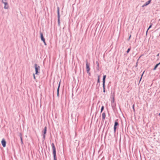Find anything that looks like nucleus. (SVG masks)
Masks as SVG:
<instances>
[{
  "mask_svg": "<svg viewBox=\"0 0 160 160\" xmlns=\"http://www.w3.org/2000/svg\"><path fill=\"white\" fill-rule=\"evenodd\" d=\"M131 37V35H130V36L129 37V38H130Z\"/></svg>",
  "mask_w": 160,
  "mask_h": 160,
  "instance_id": "25",
  "label": "nucleus"
},
{
  "mask_svg": "<svg viewBox=\"0 0 160 160\" xmlns=\"http://www.w3.org/2000/svg\"><path fill=\"white\" fill-rule=\"evenodd\" d=\"M151 2V0H150L146 2L143 6L142 7H144V6H146L149 4Z\"/></svg>",
  "mask_w": 160,
  "mask_h": 160,
  "instance_id": "9",
  "label": "nucleus"
},
{
  "mask_svg": "<svg viewBox=\"0 0 160 160\" xmlns=\"http://www.w3.org/2000/svg\"><path fill=\"white\" fill-rule=\"evenodd\" d=\"M104 106H102V108H101V112H102V111L103 110V109H104Z\"/></svg>",
  "mask_w": 160,
  "mask_h": 160,
  "instance_id": "19",
  "label": "nucleus"
},
{
  "mask_svg": "<svg viewBox=\"0 0 160 160\" xmlns=\"http://www.w3.org/2000/svg\"><path fill=\"white\" fill-rule=\"evenodd\" d=\"M103 92H105V84H103Z\"/></svg>",
  "mask_w": 160,
  "mask_h": 160,
  "instance_id": "15",
  "label": "nucleus"
},
{
  "mask_svg": "<svg viewBox=\"0 0 160 160\" xmlns=\"http://www.w3.org/2000/svg\"><path fill=\"white\" fill-rule=\"evenodd\" d=\"M160 64V62L158 63V64H157L155 67H154V68H153V70H155L156 69V68H157V67H158V66Z\"/></svg>",
  "mask_w": 160,
  "mask_h": 160,
  "instance_id": "12",
  "label": "nucleus"
},
{
  "mask_svg": "<svg viewBox=\"0 0 160 160\" xmlns=\"http://www.w3.org/2000/svg\"><path fill=\"white\" fill-rule=\"evenodd\" d=\"M47 129V128L46 127H45L44 128V131L42 132V133L43 135V138L44 139L45 138V135L46 133Z\"/></svg>",
  "mask_w": 160,
  "mask_h": 160,
  "instance_id": "8",
  "label": "nucleus"
},
{
  "mask_svg": "<svg viewBox=\"0 0 160 160\" xmlns=\"http://www.w3.org/2000/svg\"><path fill=\"white\" fill-rule=\"evenodd\" d=\"M98 82H100V77H99V76H98Z\"/></svg>",
  "mask_w": 160,
  "mask_h": 160,
  "instance_id": "21",
  "label": "nucleus"
},
{
  "mask_svg": "<svg viewBox=\"0 0 160 160\" xmlns=\"http://www.w3.org/2000/svg\"><path fill=\"white\" fill-rule=\"evenodd\" d=\"M33 77H34V78L35 79H36V78H35V74H33Z\"/></svg>",
  "mask_w": 160,
  "mask_h": 160,
  "instance_id": "24",
  "label": "nucleus"
},
{
  "mask_svg": "<svg viewBox=\"0 0 160 160\" xmlns=\"http://www.w3.org/2000/svg\"><path fill=\"white\" fill-rule=\"evenodd\" d=\"M106 114L105 113L103 112L102 114V118L103 119H104L105 118Z\"/></svg>",
  "mask_w": 160,
  "mask_h": 160,
  "instance_id": "13",
  "label": "nucleus"
},
{
  "mask_svg": "<svg viewBox=\"0 0 160 160\" xmlns=\"http://www.w3.org/2000/svg\"><path fill=\"white\" fill-rule=\"evenodd\" d=\"M36 74H37L38 72V70L39 69L40 67L39 66H37V64H35Z\"/></svg>",
  "mask_w": 160,
  "mask_h": 160,
  "instance_id": "6",
  "label": "nucleus"
},
{
  "mask_svg": "<svg viewBox=\"0 0 160 160\" xmlns=\"http://www.w3.org/2000/svg\"><path fill=\"white\" fill-rule=\"evenodd\" d=\"M152 23L149 26V28H148V29L146 32V33H147L148 30L152 27Z\"/></svg>",
  "mask_w": 160,
  "mask_h": 160,
  "instance_id": "17",
  "label": "nucleus"
},
{
  "mask_svg": "<svg viewBox=\"0 0 160 160\" xmlns=\"http://www.w3.org/2000/svg\"><path fill=\"white\" fill-rule=\"evenodd\" d=\"M40 36H41V40L44 43L45 45H46V42H45V39L44 38V37L43 36V34L41 32H40Z\"/></svg>",
  "mask_w": 160,
  "mask_h": 160,
  "instance_id": "5",
  "label": "nucleus"
},
{
  "mask_svg": "<svg viewBox=\"0 0 160 160\" xmlns=\"http://www.w3.org/2000/svg\"><path fill=\"white\" fill-rule=\"evenodd\" d=\"M60 16H58V24L59 25H60Z\"/></svg>",
  "mask_w": 160,
  "mask_h": 160,
  "instance_id": "14",
  "label": "nucleus"
},
{
  "mask_svg": "<svg viewBox=\"0 0 160 160\" xmlns=\"http://www.w3.org/2000/svg\"><path fill=\"white\" fill-rule=\"evenodd\" d=\"M52 149L53 150V155L54 160H57L56 154V150L55 146L53 143L52 144Z\"/></svg>",
  "mask_w": 160,
  "mask_h": 160,
  "instance_id": "1",
  "label": "nucleus"
},
{
  "mask_svg": "<svg viewBox=\"0 0 160 160\" xmlns=\"http://www.w3.org/2000/svg\"><path fill=\"white\" fill-rule=\"evenodd\" d=\"M118 125V120H115V124L114 127V131L115 132L117 129V127Z\"/></svg>",
  "mask_w": 160,
  "mask_h": 160,
  "instance_id": "3",
  "label": "nucleus"
},
{
  "mask_svg": "<svg viewBox=\"0 0 160 160\" xmlns=\"http://www.w3.org/2000/svg\"><path fill=\"white\" fill-rule=\"evenodd\" d=\"M130 49H131V48H129L128 49V50H127V53H128L130 51Z\"/></svg>",
  "mask_w": 160,
  "mask_h": 160,
  "instance_id": "20",
  "label": "nucleus"
},
{
  "mask_svg": "<svg viewBox=\"0 0 160 160\" xmlns=\"http://www.w3.org/2000/svg\"><path fill=\"white\" fill-rule=\"evenodd\" d=\"M2 2L4 3L5 5L4 8L5 9H8V8L9 6L7 2V0H2Z\"/></svg>",
  "mask_w": 160,
  "mask_h": 160,
  "instance_id": "2",
  "label": "nucleus"
},
{
  "mask_svg": "<svg viewBox=\"0 0 160 160\" xmlns=\"http://www.w3.org/2000/svg\"><path fill=\"white\" fill-rule=\"evenodd\" d=\"M132 108H133V111H135V109H134V105H133L132 106Z\"/></svg>",
  "mask_w": 160,
  "mask_h": 160,
  "instance_id": "22",
  "label": "nucleus"
},
{
  "mask_svg": "<svg viewBox=\"0 0 160 160\" xmlns=\"http://www.w3.org/2000/svg\"><path fill=\"white\" fill-rule=\"evenodd\" d=\"M144 72H145V71H144L143 72V73H142V75L141 77V79H140V80H141V78H142V75H143V73H144Z\"/></svg>",
  "mask_w": 160,
  "mask_h": 160,
  "instance_id": "23",
  "label": "nucleus"
},
{
  "mask_svg": "<svg viewBox=\"0 0 160 160\" xmlns=\"http://www.w3.org/2000/svg\"><path fill=\"white\" fill-rule=\"evenodd\" d=\"M58 16H60V15H59V8H58Z\"/></svg>",
  "mask_w": 160,
  "mask_h": 160,
  "instance_id": "16",
  "label": "nucleus"
},
{
  "mask_svg": "<svg viewBox=\"0 0 160 160\" xmlns=\"http://www.w3.org/2000/svg\"><path fill=\"white\" fill-rule=\"evenodd\" d=\"M86 67L87 72L88 73L90 74V73L89 72V71L90 70V68L89 67V65L88 64L87 61L86 62Z\"/></svg>",
  "mask_w": 160,
  "mask_h": 160,
  "instance_id": "4",
  "label": "nucleus"
},
{
  "mask_svg": "<svg viewBox=\"0 0 160 160\" xmlns=\"http://www.w3.org/2000/svg\"><path fill=\"white\" fill-rule=\"evenodd\" d=\"M20 139L21 140V143L22 144L23 143L22 138V137L21 136L20 137Z\"/></svg>",
  "mask_w": 160,
  "mask_h": 160,
  "instance_id": "18",
  "label": "nucleus"
},
{
  "mask_svg": "<svg viewBox=\"0 0 160 160\" xmlns=\"http://www.w3.org/2000/svg\"><path fill=\"white\" fill-rule=\"evenodd\" d=\"M106 78V75H104L103 76V84H105V78Z\"/></svg>",
  "mask_w": 160,
  "mask_h": 160,
  "instance_id": "10",
  "label": "nucleus"
},
{
  "mask_svg": "<svg viewBox=\"0 0 160 160\" xmlns=\"http://www.w3.org/2000/svg\"><path fill=\"white\" fill-rule=\"evenodd\" d=\"M60 82L59 83L58 86V88L57 89V95L58 96V95H59V87L60 86Z\"/></svg>",
  "mask_w": 160,
  "mask_h": 160,
  "instance_id": "11",
  "label": "nucleus"
},
{
  "mask_svg": "<svg viewBox=\"0 0 160 160\" xmlns=\"http://www.w3.org/2000/svg\"><path fill=\"white\" fill-rule=\"evenodd\" d=\"M159 115L160 116V113H159Z\"/></svg>",
  "mask_w": 160,
  "mask_h": 160,
  "instance_id": "26",
  "label": "nucleus"
},
{
  "mask_svg": "<svg viewBox=\"0 0 160 160\" xmlns=\"http://www.w3.org/2000/svg\"><path fill=\"white\" fill-rule=\"evenodd\" d=\"M1 143L3 147H5L6 146V142L4 139H2L1 141Z\"/></svg>",
  "mask_w": 160,
  "mask_h": 160,
  "instance_id": "7",
  "label": "nucleus"
}]
</instances>
